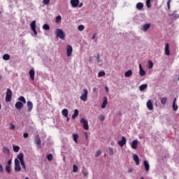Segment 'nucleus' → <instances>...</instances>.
<instances>
[{"label": "nucleus", "mask_w": 179, "mask_h": 179, "mask_svg": "<svg viewBox=\"0 0 179 179\" xmlns=\"http://www.w3.org/2000/svg\"><path fill=\"white\" fill-rule=\"evenodd\" d=\"M87 98H88V90L87 89L85 88L83 89V94L81 95V96H80V100L85 102L87 101Z\"/></svg>", "instance_id": "1"}, {"label": "nucleus", "mask_w": 179, "mask_h": 179, "mask_svg": "<svg viewBox=\"0 0 179 179\" xmlns=\"http://www.w3.org/2000/svg\"><path fill=\"white\" fill-rule=\"evenodd\" d=\"M14 164H15V169H14L15 173L20 172L22 171V167L20 166L19 159H17V158L15 159Z\"/></svg>", "instance_id": "2"}, {"label": "nucleus", "mask_w": 179, "mask_h": 179, "mask_svg": "<svg viewBox=\"0 0 179 179\" xmlns=\"http://www.w3.org/2000/svg\"><path fill=\"white\" fill-rule=\"evenodd\" d=\"M13 92L10 88H7L6 97H5V101L6 102H10L12 100Z\"/></svg>", "instance_id": "3"}, {"label": "nucleus", "mask_w": 179, "mask_h": 179, "mask_svg": "<svg viewBox=\"0 0 179 179\" xmlns=\"http://www.w3.org/2000/svg\"><path fill=\"white\" fill-rule=\"evenodd\" d=\"M56 35H57V37H59L60 39L64 40L65 34L64 31H62L61 29H57Z\"/></svg>", "instance_id": "4"}, {"label": "nucleus", "mask_w": 179, "mask_h": 179, "mask_svg": "<svg viewBox=\"0 0 179 179\" xmlns=\"http://www.w3.org/2000/svg\"><path fill=\"white\" fill-rule=\"evenodd\" d=\"M80 123H81L85 130L87 131L89 129L88 122L87 120L82 118L81 120H80Z\"/></svg>", "instance_id": "5"}, {"label": "nucleus", "mask_w": 179, "mask_h": 179, "mask_svg": "<svg viewBox=\"0 0 179 179\" xmlns=\"http://www.w3.org/2000/svg\"><path fill=\"white\" fill-rule=\"evenodd\" d=\"M70 2L73 8H76V7L81 8L82 6H83V3H79V1H71Z\"/></svg>", "instance_id": "6"}, {"label": "nucleus", "mask_w": 179, "mask_h": 179, "mask_svg": "<svg viewBox=\"0 0 179 179\" xmlns=\"http://www.w3.org/2000/svg\"><path fill=\"white\" fill-rule=\"evenodd\" d=\"M30 27H31V29L34 31V36H36L37 32L36 30V20H34L32 22H31Z\"/></svg>", "instance_id": "7"}, {"label": "nucleus", "mask_w": 179, "mask_h": 179, "mask_svg": "<svg viewBox=\"0 0 179 179\" xmlns=\"http://www.w3.org/2000/svg\"><path fill=\"white\" fill-rule=\"evenodd\" d=\"M72 51H73V49H72V47L71 45H67V47H66V55L67 57H71V55H72Z\"/></svg>", "instance_id": "8"}, {"label": "nucleus", "mask_w": 179, "mask_h": 179, "mask_svg": "<svg viewBox=\"0 0 179 179\" xmlns=\"http://www.w3.org/2000/svg\"><path fill=\"white\" fill-rule=\"evenodd\" d=\"M127 143V139L125 137H122V140L119 141L117 142V144L119 145V146H120L121 148H122L124 145H125V144Z\"/></svg>", "instance_id": "9"}, {"label": "nucleus", "mask_w": 179, "mask_h": 179, "mask_svg": "<svg viewBox=\"0 0 179 179\" xmlns=\"http://www.w3.org/2000/svg\"><path fill=\"white\" fill-rule=\"evenodd\" d=\"M27 112L30 113L33 110V103L32 101H27Z\"/></svg>", "instance_id": "10"}, {"label": "nucleus", "mask_w": 179, "mask_h": 179, "mask_svg": "<svg viewBox=\"0 0 179 179\" xmlns=\"http://www.w3.org/2000/svg\"><path fill=\"white\" fill-rule=\"evenodd\" d=\"M137 146H138V141L134 140L133 142L131 143V149H137Z\"/></svg>", "instance_id": "11"}, {"label": "nucleus", "mask_w": 179, "mask_h": 179, "mask_svg": "<svg viewBox=\"0 0 179 179\" xmlns=\"http://www.w3.org/2000/svg\"><path fill=\"white\" fill-rule=\"evenodd\" d=\"M24 104L22 101H17L16 103H15V108H16L17 110H21L23 108Z\"/></svg>", "instance_id": "12"}, {"label": "nucleus", "mask_w": 179, "mask_h": 179, "mask_svg": "<svg viewBox=\"0 0 179 179\" xmlns=\"http://www.w3.org/2000/svg\"><path fill=\"white\" fill-rule=\"evenodd\" d=\"M138 69H140L138 73L141 76H145V71L143 70L142 64H138Z\"/></svg>", "instance_id": "13"}, {"label": "nucleus", "mask_w": 179, "mask_h": 179, "mask_svg": "<svg viewBox=\"0 0 179 179\" xmlns=\"http://www.w3.org/2000/svg\"><path fill=\"white\" fill-rule=\"evenodd\" d=\"M147 108L149 110H153V103L152 102V100L150 99L147 101Z\"/></svg>", "instance_id": "14"}, {"label": "nucleus", "mask_w": 179, "mask_h": 179, "mask_svg": "<svg viewBox=\"0 0 179 179\" xmlns=\"http://www.w3.org/2000/svg\"><path fill=\"white\" fill-rule=\"evenodd\" d=\"M29 76H30L31 80H35V70L34 69L29 71Z\"/></svg>", "instance_id": "15"}, {"label": "nucleus", "mask_w": 179, "mask_h": 179, "mask_svg": "<svg viewBox=\"0 0 179 179\" xmlns=\"http://www.w3.org/2000/svg\"><path fill=\"white\" fill-rule=\"evenodd\" d=\"M143 164H144L145 170L146 171V172H148L150 171V165L148 162H147L146 160H144Z\"/></svg>", "instance_id": "16"}, {"label": "nucleus", "mask_w": 179, "mask_h": 179, "mask_svg": "<svg viewBox=\"0 0 179 179\" xmlns=\"http://www.w3.org/2000/svg\"><path fill=\"white\" fill-rule=\"evenodd\" d=\"M133 159L134 161L135 162V164L138 166L139 165V157L137 155L134 154L133 155Z\"/></svg>", "instance_id": "17"}, {"label": "nucleus", "mask_w": 179, "mask_h": 179, "mask_svg": "<svg viewBox=\"0 0 179 179\" xmlns=\"http://www.w3.org/2000/svg\"><path fill=\"white\" fill-rule=\"evenodd\" d=\"M34 143H36V144L38 145V146H40L41 145V140L40 139V137L38 135H37L36 136V139L34 140Z\"/></svg>", "instance_id": "18"}, {"label": "nucleus", "mask_w": 179, "mask_h": 179, "mask_svg": "<svg viewBox=\"0 0 179 179\" xmlns=\"http://www.w3.org/2000/svg\"><path fill=\"white\" fill-rule=\"evenodd\" d=\"M176 98H175L173 99V105H172V108H173V111H177L178 109V106L177 104H176Z\"/></svg>", "instance_id": "19"}, {"label": "nucleus", "mask_w": 179, "mask_h": 179, "mask_svg": "<svg viewBox=\"0 0 179 179\" xmlns=\"http://www.w3.org/2000/svg\"><path fill=\"white\" fill-rule=\"evenodd\" d=\"M165 55L167 56L170 55V51H169V43H166V46H165Z\"/></svg>", "instance_id": "20"}, {"label": "nucleus", "mask_w": 179, "mask_h": 179, "mask_svg": "<svg viewBox=\"0 0 179 179\" xmlns=\"http://www.w3.org/2000/svg\"><path fill=\"white\" fill-rule=\"evenodd\" d=\"M16 159H17V160L20 159V162H24V155H23V153L18 154Z\"/></svg>", "instance_id": "21"}, {"label": "nucleus", "mask_w": 179, "mask_h": 179, "mask_svg": "<svg viewBox=\"0 0 179 179\" xmlns=\"http://www.w3.org/2000/svg\"><path fill=\"white\" fill-rule=\"evenodd\" d=\"M150 27V23H146L143 27V31H148Z\"/></svg>", "instance_id": "22"}, {"label": "nucleus", "mask_w": 179, "mask_h": 179, "mask_svg": "<svg viewBox=\"0 0 179 179\" xmlns=\"http://www.w3.org/2000/svg\"><path fill=\"white\" fill-rule=\"evenodd\" d=\"M107 103H108V99L106 96H104V100H103V102L102 103L101 108H106Z\"/></svg>", "instance_id": "23"}, {"label": "nucleus", "mask_w": 179, "mask_h": 179, "mask_svg": "<svg viewBox=\"0 0 179 179\" xmlns=\"http://www.w3.org/2000/svg\"><path fill=\"white\" fill-rule=\"evenodd\" d=\"M62 116L68 117L69 110L68 109H63L62 111Z\"/></svg>", "instance_id": "24"}, {"label": "nucleus", "mask_w": 179, "mask_h": 179, "mask_svg": "<svg viewBox=\"0 0 179 179\" xmlns=\"http://www.w3.org/2000/svg\"><path fill=\"white\" fill-rule=\"evenodd\" d=\"M132 76V71L129 70L124 73L125 78H130Z\"/></svg>", "instance_id": "25"}, {"label": "nucleus", "mask_w": 179, "mask_h": 179, "mask_svg": "<svg viewBox=\"0 0 179 179\" xmlns=\"http://www.w3.org/2000/svg\"><path fill=\"white\" fill-rule=\"evenodd\" d=\"M148 87V85L147 84H143L139 87V90L140 91H143L145 90L147 87Z\"/></svg>", "instance_id": "26"}, {"label": "nucleus", "mask_w": 179, "mask_h": 179, "mask_svg": "<svg viewBox=\"0 0 179 179\" xmlns=\"http://www.w3.org/2000/svg\"><path fill=\"white\" fill-rule=\"evenodd\" d=\"M79 112L78 109H75V112L73 113L72 115V119H75L78 116Z\"/></svg>", "instance_id": "27"}, {"label": "nucleus", "mask_w": 179, "mask_h": 179, "mask_svg": "<svg viewBox=\"0 0 179 179\" xmlns=\"http://www.w3.org/2000/svg\"><path fill=\"white\" fill-rule=\"evenodd\" d=\"M143 3H141V2H138L136 5V8L138 10H141V9H143Z\"/></svg>", "instance_id": "28"}, {"label": "nucleus", "mask_w": 179, "mask_h": 179, "mask_svg": "<svg viewBox=\"0 0 179 179\" xmlns=\"http://www.w3.org/2000/svg\"><path fill=\"white\" fill-rule=\"evenodd\" d=\"M78 134H73V140L76 142V143H78Z\"/></svg>", "instance_id": "29"}, {"label": "nucleus", "mask_w": 179, "mask_h": 179, "mask_svg": "<svg viewBox=\"0 0 179 179\" xmlns=\"http://www.w3.org/2000/svg\"><path fill=\"white\" fill-rule=\"evenodd\" d=\"M10 59V56L8 54H5L3 56V59L5 60V61H8Z\"/></svg>", "instance_id": "30"}, {"label": "nucleus", "mask_w": 179, "mask_h": 179, "mask_svg": "<svg viewBox=\"0 0 179 179\" xmlns=\"http://www.w3.org/2000/svg\"><path fill=\"white\" fill-rule=\"evenodd\" d=\"M3 152L4 154L9 155L10 150L8 149L7 147H3Z\"/></svg>", "instance_id": "31"}, {"label": "nucleus", "mask_w": 179, "mask_h": 179, "mask_svg": "<svg viewBox=\"0 0 179 179\" xmlns=\"http://www.w3.org/2000/svg\"><path fill=\"white\" fill-rule=\"evenodd\" d=\"M105 75H106V73H105L104 71H101L98 73V77L101 78V77H103Z\"/></svg>", "instance_id": "32"}, {"label": "nucleus", "mask_w": 179, "mask_h": 179, "mask_svg": "<svg viewBox=\"0 0 179 179\" xmlns=\"http://www.w3.org/2000/svg\"><path fill=\"white\" fill-rule=\"evenodd\" d=\"M18 101H20L21 102L26 103V99L24 96H21L18 97Z\"/></svg>", "instance_id": "33"}, {"label": "nucleus", "mask_w": 179, "mask_h": 179, "mask_svg": "<svg viewBox=\"0 0 179 179\" xmlns=\"http://www.w3.org/2000/svg\"><path fill=\"white\" fill-rule=\"evenodd\" d=\"M61 21H62V17H61V15H57V16L56 17V23H57V24H59V22H61Z\"/></svg>", "instance_id": "34"}, {"label": "nucleus", "mask_w": 179, "mask_h": 179, "mask_svg": "<svg viewBox=\"0 0 179 179\" xmlns=\"http://www.w3.org/2000/svg\"><path fill=\"white\" fill-rule=\"evenodd\" d=\"M167 100L168 99L166 97H163L162 99H161V103L165 105Z\"/></svg>", "instance_id": "35"}, {"label": "nucleus", "mask_w": 179, "mask_h": 179, "mask_svg": "<svg viewBox=\"0 0 179 179\" xmlns=\"http://www.w3.org/2000/svg\"><path fill=\"white\" fill-rule=\"evenodd\" d=\"M5 171H6V172L8 173H10V171H11V166H6L5 167Z\"/></svg>", "instance_id": "36"}, {"label": "nucleus", "mask_w": 179, "mask_h": 179, "mask_svg": "<svg viewBox=\"0 0 179 179\" xmlns=\"http://www.w3.org/2000/svg\"><path fill=\"white\" fill-rule=\"evenodd\" d=\"M78 171V167L77 165H73V172L77 173Z\"/></svg>", "instance_id": "37"}, {"label": "nucleus", "mask_w": 179, "mask_h": 179, "mask_svg": "<svg viewBox=\"0 0 179 179\" xmlns=\"http://www.w3.org/2000/svg\"><path fill=\"white\" fill-rule=\"evenodd\" d=\"M19 150H20V147L19 146H17V145H14L13 146V151L14 152H19Z\"/></svg>", "instance_id": "38"}, {"label": "nucleus", "mask_w": 179, "mask_h": 179, "mask_svg": "<svg viewBox=\"0 0 179 179\" xmlns=\"http://www.w3.org/2000/svg\"><path fill=\"white\" fill-rule=\"evenodd\" d=\"M79 31H83L85 29V26L84 25H79L78 28Z\"/></svg>", "instance_id": "39"}, {"label": "nucleus", "mask_w": 179, "mask_h": 179, "mask_svg": "<svg viewBox=\"0 0 179 179\" xmlns=\"http://www.w3.org/2000/svg\"><path fill=\"white\" fill-rule=\"evenodd\" d=\"M43 29L44 30L48 31V30L50 29V27H49V25H48V24H44V25L43 26Z\"/></svg>", "instance_id": "40"}, {"label": "nucleus", "mask_w": 179, "mask_h": 179, "mask_svg": "<svg viewBox=\"0 0 179 179\" xmlns=\"http://www.w3.org/2000/svg\"><path fill=\"white\" fill-rule=\"evenodd\" d=\"M173 19H178L179 17V15L178 14V13L176 12H173Z\"/></svg>", "instance_id": "41"}, {"label": "nucleus", "mask_w": 179, "mask_h": 179, "mask_svg": "<svg viewBox=\"0 0 179 179\" xmlns=\"http://www.w3.org/2000/svg\"><path fill=\"white\" fill-rule=\"evenodd\" d=\"M148 68H150V69L153 68V64L151 60H148Z\"/></svg>", "instance_id": "42"}, {"label": "nucleus", "mask_w": 179, "mask_h": 179, "mask_svg": "<svg viewBox=\"0 0 179 179\" xmlns=\"http://www.w3.org/2000/svg\"><path fill=\"white\" fill-rule=\"evenodd\" d=\"M47 159L48 161L51 162L52 160V154H49L47 155Z\"/></svg>", "instance_id": "43"}, {"label": "nucleus", "mask_w": 179, "mask_h": 179, "mask_svg": "<svg viewBox=\"0 0 179 179\" xmlns=\"http://www.w3.org/2000/svg\"><path fill=\"white\" fill-rule=\"evenodd\" d=\"M108 150H109V155H113V154H114L113 148H109Z\"/></svg>", "instance_id": "44"}, {"label": "nucleus", "mask_w": 179, "mask_h": 179, "mask_svg": "<svg viewBox=\"0 0 179 179\" xmlns=\"http://www.w3.org/2000/svg\"><path fill=\"white\" fill-rule=\"evenodd\" d=\"M99 120L103 122L105 120V116L103 115H101L99 116Z\"/></svg>", "instance_id": "45"}, {"label": "nucleus", "mask_w": 179, "mask_h": 179, "mask_svg": "<svg viewBox=\"0 0 179 179\" xmlns=\"http://www.w3.org/2000/svg\"><path fill=\"white\" fill-rule=\"evenodd\" d=\"M20 164H21V166H22V169L26 170V165H25V162H20Z\"/></svg>", "instance_id": "46"}, {"label": "nucleus", "mask_w": 179, "mask_h": 179, "mask_svg": "<svg viewBox=\"0 0 179 179\" xmlns=\"http://www.w3.org/2000/svg\"><path fill=\"white\" fill-rule=\"evenodd\" d=\"M12 165V159H8L6 166H10Z\"/></svg>", "instance_id": "47"}, {"label": "nucleus", "mask_w": 179, "mask_h": 179, "mask_svg": "<svg viewBox=\"0 0 179 179\" xmlns=\"http://www.w3.org/2000/svg\"><path fill=\"white\" fill-rule=\"evenodd\" d=\"M100 155H101L100 150L97 151V152L95 153V157H98L99 156H100Z\"/></svg>", "instance_id": "48"}, {"label": "nucleus", "mask_w": 179, "mask_h": 179, "mask_svg": "<svg viewBox=\"0 0 179 179\" xmlns=\"http://www.w3.org/2000/svg\"><path fill=\"white\" fill-rule=\"evenodd\" d=\"M3 168L2 164H0V173H3Z\"/></svg>", "instance_id": "49"}, {"label": "nucleus", "mask_w": 179, "mask_h": 179, "mask_svg": "<svg viewBox=\"0 0 179 179\" xmlns=\"http://www.w3.org/2000/svg\"><path fill=\"white\" fill-rule=\"evenodd\" d=\"M146 6L148 8H150V1H146Z\"/></svg>", "instance_id": "50"}, {"label": "nucleus", "mask_w": 179, "mask_h": 179, "mask_svg": "<svg viewBox=\"0 0 179 179\" xmlns=\"http://www.w3.org/2000/svg\"><path fill=\"white\" fill-rule=\"evenodd\" d=\"M23 136H24V138H29V134L28 133H24L23 134Z\"/></svg>", "instance_id": "51"}, {"label": "nucleus", "mask_w": 179, "mask_h": 179, "mask_svg": "<svg viewBox=\"0 0 179 179\" xmlns=\"http://www.w3.org/2000/svg\"><path fill=\"white\" fill-rule=\"evenodd\" d=\"M97 60H98V62H101V60H100V54L98 53L97 55Z\"/></svg>", "instance_id": "52"}, {"label": "nucleus", "mask_w": 179, "mask_h": 179, "mask_svg": "<svg viewBox=\"0 0 179 179\" xmlns=\"http://www.w3.org/2000/svg\"><path fill=\"white\" fill-rule=\"evenodd\" d=\"M10 129L11 130L15 129V126L14 124H10Z\"/></svg>", "instance_id": "53"}, {"label": "nucleus", "mask_w": 179, "mask_h": 179, "mask_svg": "<svg viewBox=\"0 0 179 179\" xmlns=\"http://www.w3.org/2000/svg\"><path fill=\"white\" fill-rule=\"evenodd\" d=\"M50 3L49 1H43V4L44 5H48Z\"/></svg>", "instance_id": "54"}, {"label": "nucleus", "mask_w": 179, "mask_h": 179, "mask_svg": "<svg viewBox=\"0 0 179 179\" xmlns=\"http://www.w3.org/2000/svg\"><path fill=\"white\" fill-rule=\"evenodd\" d=\"M171 2V1H167V8H169V10H170V3Z\"/></svg>", "instance_id": "55"}, {"label": "nucleus", "mask_w": 179, "mask_h": 179, "mask_svg": "<svg viewBox=\"0 0 179 179\" xmlns=\"http://www.w3.org/2000/svg\"><path fill=\"white\" fill-rule=\"evenodd\" d=\"M83 174H84L85 177L88 176V172L83 171Z\"/></svg>", "instance_id": "56"}, {"label": "nucleus", "mask_w": 179, "mask_h": 179, "mask_svg": "<svg viewBox=\"0 0 179 179\" xmlns=\"http://www.w3.org/2000/svg\"><path fill=\"white\" fill-rule=\"evenodd\" d=\"M96 36V34H94V35H93L92 37V40H94Z\"/></svg>", "instance_id": "57"}, {"label": "nucleus", "mask_w": 179, "mask_h": 179, "mask_svg": "<svg viewBox=\"0 0 179 179\" xmlns=\"http://www.w3.org/2000/svg\"><path fill=\"white\" fill-rule=\"evenodd\" d=\"M105 90H106V92H107V93H108V87L107 86L105 87Z\"/></svg>", "instance_id": "58"}, {"label": "nucleus", "mask_w": 179, "mask_h": 179, "mask_svg": "<svg viewBox=\"0 0 179 179\" xmlns=\"http://www.w3.org/2000/svg\"><path fill=\"white\" fill-rule=\"evenodd\" d=\"M66 121L69 122V118L67 117H66Z\"/></svg>", "instance_id": "59"}, {"label": "nucleus", "mask_w": 179, "mask_h": 179, "mask_svg": "<svg viewBox=\"0 0 179 179\" xmlns=\"http://www.w3.org/2000/svg\"><path fill=\"white\" fill-rule=\"evenodd\" d=\"M128 172H129V173H131V172H132V170H129Z\"/></svg>", "instance_id": "60"}, {"label": "nucleus", "mask_w": 179, "mask_h": 179, "mask_svg": "<svg viewBox=\"0 0 179 179\" xmlns=\"http://www.w3.org/2000/svg\"><path fill=\"white\" fill-rule=\"evenodd\" d=\"M141 179H145L144 178H143V177H141Z\"/></svg>", "instance_id": "61"}, {"label": "nucleus", "mask_w": 179, "mask_h": 179, "mask_svg": "<svg viewBox=\"0 0 179 179\" xmlns=\"http://www.w3.org/2000/svg\"><path fill=\"white\" fill-rule=\"evenodd\" d=\"M71 1H79V0H71Z\"/></svg>", "instance_id": "62"}, {"label": "nucleus", "mask_w": 179, "mask_h": 179, "mask_svg": "<svg viewBox=\"0 0 179 179\" xmlns=\"http://www.w3.org/2000/svg\"><path fill=\"white\" fill-rule=\"evenodd\" d=\"M24 179H29V178H24Z\"/></svg>", "instance_id": "63"}, {"label": "nucleus", "mask_w": 179, "mask_h": 179, "mask_svg": "<svg viewBox=\"0 0 179 179\" xmlns=\"http://www.w3.org/2000/svg\"><path fill=\"white\" fill-rule=\"evenodd\" d=\"M178 80H179V77H178Z\"/></svg>", "instance_id": "64"}]
</instances>
